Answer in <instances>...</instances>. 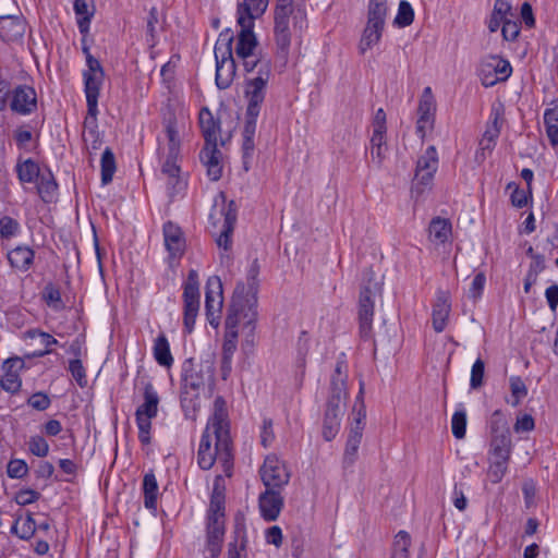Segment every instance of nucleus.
I'll list each match as a JSON object with an SVG mask.
<instances>
[{
	"instance_id": "5",
	"label": "nucleus",
	"mask_w": 558,
	"mask_h": 558,
	"mask_svg": "<svg viewBox=\"0 0 558 558\" xmlns=\"http://www.w3.org/2000/svg\"><path fill=\"white\" fill-rule=\"evenodd\" d=\"M258 264L255 259L247 272V282L238 283L232 302L226 317V328L232 337H236V326L241 318H247L251 323L255 317L254 308L257 303V276Z\"/></svg>"
},
{
	"instance_id": "28",
	"label": "nucleus",
	"mask_w": 558,
	"mask_h": 558,
	"mask_svg": "<svg viewBox=\"0 0 558 558\" xmlns=\"http://www.w3.org/2000/svg\"><path fill=\"white\" fill-rule=\"evenodd\" d=\"M34 257L35 253L28 246H16L8 253L11 267L20 271H27L34 262Z\"/></svg>"
},
{
	"instance_id": "24",
	"label": "nucleus",
	"mask_w": 558,
	"mask_h": 558,
	"mask_svg": "<svg viewBox=\"0 0 558 558\" xmlns=\"http://www.w3.org/2000/svg\"><path fill=\"white\" fill-rule=\"evenodd\" d=\"M225 535V524L213 519V522H207V542L206 549L210 554V558H217L221 553L222 542Z\"/></svg>"
},
{
	"instance_id": "25",
	"label": "nucleus",
	"mask_w": 558,
	"mask_h": 558,
	"mask_svg": "<svg viewBox=\"0 0 558 558\" xmlns=\"http://www.w3.org/2000/svg\"><path fill=\"white\" fill-rule=\"evenodd\" d=\"M23 362L21 359H8L3 363L4 375L0 380L1 388L10 393H15L21 388V379L17 372L13 371V367H22Z\"/></svg>"
},
{
	"instance_id": "44",
	"label": "nucleus",
	"mask_w": 558,
	"mask_h": 558,
	"mask_svg": "<svg viewBox=\"0 0 558 558\" xmlns=\"http://www.w3.org/2000/svg\"><path fill=\"white\" fill-rule=\"evenodd\" d=\"M508 459L492 458L487 470V477L493 484L501 482L508 470Z\"/></svg>"
},
{
	"instance_id": "34",
	"label": "nucleus",
	"mask_w": 558,
	"mask_h": 558,
	"mask_svg": "<svg viewBox=\"0 0 558 558\" xmlns=\"http://www.w3.org/2000/svg\"><path fill=\"white\" fill-rule=\"evenodd\" d=\"M511 14V4L508 0H495L494 10L488 21V29L494 33L501 24L507 22Z\"/></svg>"
},
{
	"instance_id": "22",
	"label": "nucleus",
	"mask_w": 558,
	"mask_h": 558,
	"mask_svg": "<svg viewBox=\"0 0 558 558\" xmlns=\"http://www.w3.org/2000/svg\"><path fill=\"white\" fill-rule=\"evenodd\" d=\"M199 159L207 169L210 180L217 181L221 178L222 167L220 165L221 153L217 144H205L199 153Z\"/></svg>"
},
{
	"instance_id": "53",
	"label": "nucleus",
	"mask_w": 558,
	"mask_h": 558,
	"mask_svg": "<svg viewBox=\"0 0 558 558\" xmlns=\"http://www.w3.org/2000/svg\"><path fill=\"white\" fill-rule=\"evenodd\" d=\"M466 414L464 411H457L452 415L451 428L456 438L462 439L465 436Z\"/></svg>"
},
{
	"instance_id": "10",
	"label": "nucleus",
	"mask_w": 558,
	"mask_h": 558,
	"mask_svg": "<svg viewBox=\"0 0 558 558\" xmlns=\"http://www.w3.org/2000/svg\"><path fill=\"white\" fill-rule=\"evenodd\" d=\"M345 398L347 390L343 388L342 379H336L333 381V392H331L327 402L323 424V436L327 441L332 440L339 432Z\"/></svg>"
},
{
	"instance_id": "19",
	"label": "nucleus",
	"mask_w": 558,
	"mask_h": 558,
	"mask_svg": "<svg viewBox=\"0 0 558 558\" xmlns=\"http://www.w3.org/2000/svg\"><path fill=\"white\" fill-rule=\"evenodd\" d=\"M163 239L171 257L175 258L183 255L186 246L185 238L177 223L168 221L163 225Z\"/></svg>"
},
{
	"instance_id": "30",
	"label": "nucleus",
	"mask_w": 558,
	"mask_h": 558,
	"mask_svg": "<svg viewBox=\"0 0 558 558\" xmlns=\"http://www.w3.org/2000/svg\"><path fill=\"white\" fill-rule=\"evenodd\" d=\"M511 436L509 429H504V433L492 435L490 452L493 458L510 459L511 454Z\"/></svg>"
},
{
	"instance_id": "12",
	"label": "nucleus",
	"mask_w": 558,
	"mask_h": 558,
	"mask_svg": "<svg viewBox=\"0 0 558 558\" xmlns=\"http://www.w3.org/2000/svg\"><path fill=\"white\" fill-rule=\"evenodd\" d=\"M183 291V303H184V315L183 324L185 330L192 332L195 320L199 311V280L198 272L195 269H191L187 275V279L184 282Z\"/></svg>"
},
{
	"instance_id": "6",
	"label": "nucleus",
	"mask_w": 558,
	"mask_h": 558,
	"mask_svg": "<svg viewBox=\"0 0 558 558\" xmlns=\"http://www.w3.org/2000/svg\"><path fill=\"white\" fill-rule=\"evenodd\" d=\"M305 20V13L301 9L293 7V0H278L275 10V40L278 52L287 57L291 45V24L295 32L302 27Z\"/></svg>"
},
{
	"instance_id": "42",
	"label": "nucleus",
	"mask_w": 558,
	"mask_h": 558,
	"mask_svg": "<svg viewBox=\"0 0 558 558\" xmlns=\"http://www.w3.org/2000/svg\"><path fill=\"white\" fill-rule=\"evenodd\" d=\"M101 182L108 184L116 172V159L110 148H106L101 155Z\"/></svg>"
},
{
	"instance_id": "3",
	"label": "nucleus",
	"mask_w": 558,
	"mask_h": 558,
	"mask_svg": "<svg viewBox=\"0 0 558 558\" xmlns=\"http://www.w3.org/2000/svg\"><path fill=\"white\" fill-rule=\"evenodd\" d=\"M268 3L269 0H238V24L241 31L238 34L235 54L246 73H253L262 61H270L256 52L258 41L253 32L254 21L264 14Z\"/></svg>"
},
{
	"instance_id": "60",
	"label": "nucleus",
	"mask_w": 558,
	"mask_h": 558,
	"mask_svg": "<svg viewBox=\"0 0 558 558\" xmlns=\"http://www.w3.org/2000/svg\"><path fill=\"white\" fill-rule=\"evenodd\" d=\"M40 498V494L33 489H22L15 495V501L20 506H27Z\"/></svg>"
},
{
	"instance_id": "11",
	"label": "nucleus",
	"mask_w": 558,
	"mask_h": 558,
	"mask_svg": "<svg viewBox=\"0 0 558 558\" xmlns=\"http://www.w3.org/2000/svg\"><path fill=\"white\" fill-rule=\"evenodd\" d=\"M159 397L151 384L144 388V403L135 412L136 424L138 427V438L142 444L150 442L151 420L158 412Z\"/></svg>"
},
{
	"instance_id": "38",
	"label": "nucleus",
	"mask_w": 558,
	"mask_h": 558,
	"mask_svg": "<svg viewBox=\"0 0 558 558\" xmlns=\"http://www.w3.org/2000/svg\"><path fill=\"white\" fill-rule=\"evenodd\" d=\"M546 135L551 146H558V107L548 108L544 112Z\"/></svg>"
},
{
	"instance_id": "2",
	"label": "nucleus",
	"mask_w": 558,
	"mask_h": 558,
	"mask_svg": "<svg viewBox=\"0 0 558 558\" xmlns=\"http://www.w3.org/2000/svg\"><path fill=\"white\" fill-rule=\"evenodd\" d=\"M214 353H207L199 361L190 359L183 364L181 407L186 418L196 420L201 409V395L211 392L215 386Z\"/></svg>"
},
{
	"instance_id": "45",
	"label": "nucleus",
	"mask_w": 558,
	"mask_h": 558,
	"mask_svg": "<svg viewBox=\"0 0 558 558\" xmlns=\"http://www.w3.org/2000/svg\"><path fill=\"white\" fill-rule=\"evenodd\" d=\"M92 0H75L74 1V11L76 15L81 16L78 20L80 31L83 33L87 29L90 16L93 12L89 11Z\"/></svg>"
},
{
	"instance_id": "36",
	"label": "nucleus",
	"mask_w": 558,
	"mask_h": 558,
	"mask_svg": "<svg viewBox=\"0 0 558 558\" xmlns=\"http://www.w3.org/2000/svg\"><path fill=\"white\" fill-rule=\"evenodd\" d=\"M154 357L157 363L165 367H170L173 363V357L170 352V345L165 335H159L154 343Z\"/></svg>"
},
{
	"instance_id": "52",
	"label": "nucleus",
	"mask_w": 558,
	"mask_h": 558,
	"mask_svg": "<svg viewBox=\"0 0 558 558\" xmlns=\"http://www.w3.org/2000/svg\"><path fill=\"white\" fill-rule=\"evenodd\" d=\"M69 372L80 387L84 388L87 385L86 372L81 359H73L69 362Z\"/></svg>"
},
{
	"instance_id": "35",
	"label": "nucleus",
	"mask_w": 558,
	"mask_h": 558,
	"mask_svg": "<svg viewBox=\"0 0 558 558\" xmlns=\"http://www.w3.org/2000/svg\"><path fill=\"white\" fill-rule=\"evenodd\" d=\"M362 437L363 434L360 433L359 427L350 428L343 454V464L345 468L353 465L355 462Z\"/></svg>"
},
{
	"instance_id": "54",
	"label": "nucleus",
	"mask_w": 558,
	"mask_h": 558,
	"mask_svg": "<svg viewBox=\"0 0 558 558\" xmlns=\"http://www.w3.org/2000/svg\"><path fill=\"white\" fill-rule=\"evenodd\" d=\"M485 373V363L483 360L477 359L471 369L470 386L472 389H478L483 386Z\"/></svg>"
},
{
	"instance_id": "4",
	"label": "nucleus",
	"mask_w": 558,
	"mask_h": 558,
	"mask_svg": "<svg viewBox=\"0 0 558 558\" xmlns=\"http://www.w3.org/2000/svg\"><path fill=\"white\" fill-rule=\"evenodd\" d=\"M166 135V146L161 148V156L165 158L161 166V174L167 180V186L171 194L178 192L183 186L180 178V167L178 160L181 150V132L185 129L183 117L169 116L163 121Z\"/></svg>"
},
{
	"instance_id": "13",
	"label": "nucleus",
	"mask_w": 558,
	"mask_h": 558,
	"mask_svg": "<svg viewBox=\"0 0 558 558\" xmlns=\"http://www.w3.org/2000/svg\"><path fill=\"white\" fill-rule=\"evenodd\" d=\"M438 168V155L435 146H428L426 150L418 157L416 162L414 185L412 193L416 196L421 195L427 187Z\"/></svg>"
},
{
	"instance_id": "47",
	"label": "nucleus",
	"mask_w": 558,
	"mask_h": 558,
	"mask_svg": "<svg viewBox=\"0 0 558 558\" xmlns=\"http://www.w3.org/2000/svg\"><path fill=\"white\" fill-rule=\"evenodd\" d=\"M386 133H373L371 138V155L373 159L377 160L378 165H381L384 158H385V151H386Z\"/></svg>"
},
{
	"instance_id": "1",
	"label": "nucleus",
	"mask_w": 558,
	"mask_h": 558,
	"mask_svg": "<svg viewBox=\"0 0 558 558\" xmlns=\"http://www.w3.org/2000/svg\"><path fill=\"white\" fill-rule=\"evenodd\" d=\"M216 460L222 463L225 472L230 476L231 439L227 403L222 397L215 399L214 413L203 433L197 451V462L203 470L211 469Z\"/></svg>"
},
{
	"instance_id": "14",
	"label": "nucleus",
	"mask_w": 558,
	"mask_h": 558,
	"mask_svg": "<svg viewBox=\"0 0 558 558\" xmlns=\"http://www.w3.org/2000/svg\"><path fill=\"white\" fill-rule=\"evenodd\" d=\"M512 73L509 61L499 56H488L481 61L478 76L485 87L506 81Z\"/></svg>"
},
{
	"instance_id": "49",
	"label": "nucleus",
	"mask_w": 558,
	"mask_h": 558,
	"mask_svg": "<svg viewBox=\"0 0 558 558\" xmlns=\"http://www.w3.org/2000/svg\"><path fill=\"white\" fill-rule=\"evenodd\" d=\"M509 385H510L511 397H512L511 404L513 407H517L520 403V401L524 397H526L527 388H526L524 381L522 380V378L519 376L510 377Z\"/></svg>"
},
{
	"instance_id": "18",
	"label": "nucleus",
	"mask_w": 558,
	"mask_h": 558,
	"mask_svg": "<svg viewBox=\"0 0 558 558\" xmlns=\"http://www.w3.org/2000/svg\"><path fill=\"white\" fill-rule=\"evenodd\" d=\"M258 507L262 517L266 521H275L283 507L281 489L266 488V490L259 495Z\"/></svg>"
},
{
	"instance_id": "63",
	"label": "nucleus",
	"mask_w": 558,
	"mask_h": 558,
	"mask_svg": "<svg viewBox=\"0 0 558 558\" xmlns=\"http://www.w3.org/2000/svg\"><path fill=\"white\" fill-rule=\"evenodd\" d=\"M520 33V24L510 19L502 24L501 34L505 40H514Z\"/></svg>"
},
{
	"instance_id": "61",
	"label": "nucleus",
	"mask_w": 558,
	"mask_h": 558,
	"mask_svg": "<svg viewBox=\"0 0 558 558\" xmlns=\"http://www.w3.org/2000/svg\"><path fill=\"white\" fill-rule=\"evenodd\" d=\"M486 282L485 275L483 272H478L472 281V284L469 289V296L473 300H477L484 290V286Z\"/></svg>"
},
{
	"instance_id": "56",
	"label": "nucleus",
	"mask_w": 558,
	"mask_h": 558,
	"mask_svg": "<svg viewBox=\"0 0 558 558\" xmlns=\"http://www.w3.org/2000/svg\"><path fill=\"white\" fill-rule=\"evenodd\" d=\"M28 449L33 454L44 458L49 452V445L41 436H35L31 438Z\"/></svg>"
},
{
	"instance_id": "29",
	"label": "nucleus",
	"mask_w": 558,
	"mask_h": 558,
	"mask_svg": "<svg viewBox=\"0 0 558 558\" xmlns=\"http://www.w3.org/2000/svg\"><path fill=\"white\" fill-rule=\"evenodd\" d=\"M24 23L17 16H0V37L4 40L21 38L24 34Z\"/></svg>"
},
{
	"instance_id": "48",
	"label": "nucleus",
	"mask_w": 558,
	"mask_h": 558,
	"mask_svg": "<svg viewBox=\"0 0 558 558\" xmlns=\"http://www.w3.org/2000/svg\"><path fill=\"white\" fill-rule=\"evenodd\" d=\"M413 19H414V11H413L411 4L408 1L402 0L399 3L398 13H397V16L395 17L393 23L399 27H405V26H409L410 24H412Z\"/></svg>"
},
{
	"instance_id": "62",
	"label": "nucleus",
	"mask_w": 558,
	"mask_h": 558,
	"mask_svg": "<svg viewBox=\"0 0 558 558\" xmlns=\"http://www.w3.org/2000/svg\"><path fill=\"white\" fill-rule=\"evenodd\" d=\"M500 126H501V117L498 111L494 113V118L492 122L488 124L485 133L483 134L487 138H490L496 143V140L498 138L500 134Z\"/></svg>"
},
{
	"instance_id": "59",
	"label": "nucleus",
	"mask_w": 558,
	"mask_h": 558,
	"mask_svg": "<svg viewBox=\"0 0 558 558\" xmlns=\"http://www.w3.org/2000/svg\"><path fill=\"white\" fill-rule=\"evenodd\" d=\"M27 403L35 410L45 411L50 407L51 401L46 393L36 392L28 398Z\"/></svg>"
},
{
	"instance_id": "26",
	"label": "nucleus",
	"mask_w": 558,
	"mask_h": 558,
	"mask_svg": "<svg viewBox=\"0 0 558 558\" xmlns=\"http://www.w3.org/2000/svg\"><path fill=\"white\" fill-rule=\"evenodd\" d=\"M199 126L205 144H217L220 124L215 120L208 108H203L199 111Z\"/></svg>"
},
{
	"instance_id": "37",
	"label": "nucleus",
	"mask_w": 558,
	"mask_h": 558,
	"mask_svg": "<svg viewBox=\"0 0 558 558\" xmlns=\"http://www.w3.org/2000/svg\"><path fill=\"white\" fill-rule=\"evenodd\" d=\"M36 522L31 513L26 518L19 517L11 527V532L21 539H29L36 532Z\"/></svg>"
},
{
	"instance_id": "7",
	"label": "nucleus",
	"mask_w": 558,
	"mask_h": 558,
	"mask_svg": "<svg viewBox=\"0 0 558 558\" xmlns=\"http://www.w3.org/2000/svg\"><path fill=\"white\" fill-rule=\"evenodd\" d=\"M233 32L226 29L219 34L215 45L216 85L220 89L228 88L235 76V61L232 54Z\"/></svg>"
},
{
	"instance_id": "31",
	"label": "nucleus",
	"mask_w": 558,
	"mask_h": 558,
	"mask_svg": "<svg viewBox=\"0 0 558 558\" xmlns=\"http://www.w3.org/2000/svg\"><path fill=\"white\" fill-rule=\"evenodd\" d=\"M384 27L383 24L367 21L359 45L362 54L379 43Z\"/></svg>"
},
{
	"instance_id": "39",
	"label": "nucleus",
	"mask_w": 558,
	"mask_h": 558,
	"mask_svg": "<svg viewBox=\"0 0 558 558\" xmlns=\"http://www.w3.org/2000/svg\"><path fill=\"white\" fill-rule=\"evenodd\" d=\"M144 505L147 509H155L158 496V484L153 473H147L143 480Z\"/></svg>"
},
{
	"instance_id": "58",
	"label": "nucleus",
	"mask_w": 558,
	"mask_h": 558,
	"mask_svg": "<svg viewBox=\"0 0 558 558\" xmlns=\"http://www.w3.org/2000/svg\"><path fill=\"white\" fill-rule=\"evenodd\" d=\"M489 426L492 435L501 434L504 429H509L500 410H496L492 414Z\"/></svg>"
},
{
	"instance_id": "43",
	"label": "nucleus",
	"mask_w": 558,
	"mask_h": 558,
	"mask_svg": "<svg viewBox=\"0 0 558 558\" xmlns=\"http://www.w3.org/2000/svg\"><path fill=\"white\" fill-rule=\"evenodd\" d=\"M387 11V0H369L367 21L385 25Z\"/></svg>"
},
{
	"instance_id": "27",
	"label": "nucleus",
	"mask_w": 558,
	"mask_h": 558,
	"mask_svg": "<svg viewBox=\"0 0 558 558\" xmlns=\"http://www.w3.org/2000/svg\"><path fill=\"white\" fill-rule=\"evenodd\" d=\"M104 73L84 74L85 94L87 101V110L98 111V97L102 83Z\"/></svg>"
},
{
	"instance_id": "41",
	"label": "nucleus",
	"mask_w": 558,
	"mask_h": 558,
	"mask_svg": "<svg viewBox=\"0 0 558 558\" xmlns=\"http://www.w3.org/2000/svg\"><path fill=\"white\" fill-rule=\"evenodd\" d=\"M235 541L229 545L228 558H245L246 557V538L245 531L242 525L235 526Z\"/></svg>"
},
{
	"instance_id": "8",
	"label": "nucleus",
	"mask_w": 558,
	"mask_h": 558,
	"mask_svg": "<svg viewBox=\"0 0 558 558\" xmlns=\"http://www.w3.org/2000/svg\"><path fill=\"white\" fill-rule=\"evenodd\" d=\"M245 82V98L247 100L246 114L258 117L267 93V85L271 76V61H262L259 68L251 73Z\"/></svg>"
},
{
	"instance_id": "55",
	"label": "nucleus",
	"mask_w": 558,
	"mask_h": 558,
	"mask_svg": "<svg viewBox=\"0 0 558 558\" xmlns=\"http://www.w3.org/2000/svg\"><path fill=\"white\" fill-rule=\"evenodd\" d=\"M28 336L31 338H35L36 336H39L41 338V342L45 344V350L36 352L34 354L35 356H44V355L50 354L52 352L50 347L53 344H58V340L56 338H53L51 335L44 332V331H39L36 329L29 330Z\"/></svg>"
},
{
	"instance_id": "15",
	"label": "nucleus",
	"mask_w": 558,
	"mask_h": 558,
	"mask_svg": "<svg viewBox=\"0 0 558 558\" xmlns=\"http://www.w3.org/2000/svg\"><path fill=\"white\" fill-rule=\"evenodd\" d=\"M260 477L266 488L281 489L290 481V472L276 456H267L260 470Z\"/></svg>"
},
{
	"instance_id": "17",
	"label": "nucleus",
	"mask_w": 558,
	"mask_h": 558,
	"mask_svg": "<svg viewBox=\"0 0 558 558\" xmlns=\"http://www.w3.org/2000/svg\"><path fill=\"white\" fill-rule=\"evenodd\" d=\"M10 109L21 116L33 113L37 109L36 90L28 85H19L12 89Z\"/></svg>"
},
{
	"instance_id": "33",
	"label": "nucleus",
	"mask_w": 558,
	"mask_h": 558,
	"mask_svg": "<svg viewBox=\"0 0 558 558\" xmlns=\"http://www.w3.org/2000/svg\"><path fill=\"white\" fill-rule=\"evenodd\" d=\"M429 240L435 244H444L451 235V223L448 219L434 218L429 223Z\"/></svg>"
},
{
	"instance_id": "51",
	"label": "nucleus",
	"mask_w": 558,
	"mask_h": 558,
	"mask_svg": "<svg viewBox=\"0 0 558 558\" xmlns=\"http://www.w3.org/2000/svg\"><path fill=\"white\" fill-rule=\"evenodd\" d=\"M20 231V223L17 220L9 216L0 218V236L2 239H10L15 236Z\"/></svg>"
},
{
	"instance_id": "64",
	"label": "nucleus",
	"mask_w": 558,
	"mask_h": 558,
	"mask_svg": "<svg viewBox=\"0 0 558 558\" xmlns=\"http://www.w3.org/2000/svg\"><path fill=\"white\" fill-rule=\"evenodd\" d=\"M354 412V423L352 424L351 428H360V433L363 434L364 426H365V418H366V409L364 401H361V405L353 408Z\"/></svg>"
},
{
	"instance_id": "16",
	"label": "nucleus",
	"mask_w": 558,
	"mask_h": 558,
	"mask_svg": "<svg viewBox=\"0 0 558 558\" xmlns=\"http://www.w3.org/2000/svg\"><path fill=\"white\" fill-rule=\"evenodd\" d=\"M222 307L221 282L219 277H210L206 284L205 310L209 324L214 327L219 325Z\"/></svg>"
},
{
	"instance_id": "40",
	"label": "nucleus",
	"mask_w": 558,
	"mask_h": 558,
	"mask_svg": "<svg viewBox=\"0 0 558 558\" xmlns=\"http://www.w3.org/2000/svg\"><path fill=\"white\" fill-rule=\"evenodd\" d=\"M19 180L22 183H34L39 178V166L32 159L16 165Z\"/></svg>"
},
{
	"instance_id": "21",
	"label": "nucleus",
	"mask_w": 558,
	"mask_h": 558,
	"mask_svg": "<svg viewBox=\"0 0 558 558\" xmlns=\"http://www.w3.org/2000/svg\"><path fill=\"white\" fill-rule=\"evenodd\" d=\"M450 312L451 301L449 293L446 291H439L432 312L433 328L436 332L445 330Z\"/></svg>"
},
{
	"instance_id": "20",
	"label": "nucleus",
	"mask_w": 558,
	"mask_h": 558,
	"mask_svg": "<svg viewBox=\"0 0 558 558\" xmlns=\"http://www.w3.org/2000/svg\"><path fill=\"white\" fill-rule=\"evenodd\" d=\"M435 112V100L432 94L430 87H426L423 90L422 97L420 99L417 113L418 119L416 122V130L421 134L422 137L425 135L426 129L430 128L433 122V117Z\"/></svg>"
},
{
	"instance_id": "57",
	"label": "nucleus",
	"mask_w": 558,
	"mask_h": 558,
	"mask_svg": "<svg viewBox=\"0 0 558 558\" xmlns=\"http://www.w3.org/2000/svg\"><path fill=\"white\" fill-rule=\"evenodd\" d=\"M28 471L27 464L24 460L14 459L8 463V475L12 478H22Z\"/></svg>"
},
{
	"instance_id": "23",
	"label": "nucleus",
	"mask_w": 558,
	"mask_h": 558,
	"mask_svg": "<svg viewBox=\"0 0 558 558\" xmlns=\"http://www.w3.org/2000/svg\"><path fill=\"white\" fill-rule=\"evenodd\" d=\"M221 215H223V225L221 233L217 240V244L219 247H223L227 251L231 245V234L233 232L234 225L236 221L235 203L233 201H230L227 207L222 208Z\"/></svg>"
},
{
	"instance_id": "50",
	"label": "nucleus",
	"mask_w": 558,
	"mask_h": 558,
	"mask_svg": "<svg viewBox=\"0 0 558 558\" xmlns=\"http://www.w3.org/2000/svg\"><path fill=\"white\" fill-rule=\"evenodd\" d=\"M56 190L57 183L52 178L51 173H49L48 177L41 175L40 181L37 184V191L43 201H50Z\"/></svg>"
},
{
	"instance_id": "9",
	"label": "nucleus",
	"mask_w": 558,
	"mask_h": 558,
	"mask_svg": "<svg viewBox=\"0 0 558 558\" xmlns=\"http://www.w3.org/2000/svg\"><path fill=\"white\" fill-rule=\"evenodd\" d=\"M381 286L375 279V274L367 270L359 298V325L363 338H368L372 332L375 298L380 293Z\"/></svg>"
},
{
	"instance_id": "32",
	"label": "nucleus",
	"mask_w": 558,
	"mask_h": 558,
	"mask_svg": "<svg viewBox=\"0 0 558 558\" xmlns=\"http://www.w3.org/2000/svg\"><path fill=\"white\" fill-rule=\"evenodd\" d=\"M97 114L98 111L92 112L87 110V116L84 120L83 141L93 149H98L101 144L99 132L97 130Z\"/></svg>"
},
{
	"instance_id": "46",
	"label": "nucleus",
	"mask_w": 558,
	"mask_h": 558,
	"mask_svg": "<svg viewBox=\"0 0 558 558\" xmlns=\"http://www.w3.org/2000/svg\"><path fill=\"white\" fill-rule=\"evenodd\" d=\"M410 545H411L410 535L405 531H400L396 535L392 558H409Z\"/></svg>"
}]
</instances>
